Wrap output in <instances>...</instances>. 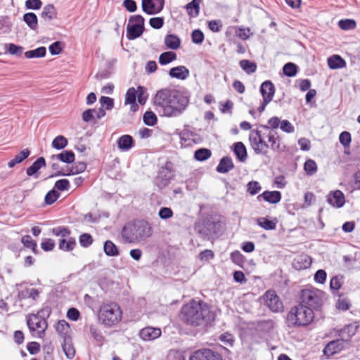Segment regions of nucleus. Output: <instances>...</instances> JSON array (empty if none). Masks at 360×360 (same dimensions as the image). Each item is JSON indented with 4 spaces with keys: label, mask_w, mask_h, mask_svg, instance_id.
I'll return each mask as SVG.
<instances>
[{
    "label": "nucleus",
    "mask_w": 360,
    "mask_h": 360,
    "mask_svg": "<svg viewBox=\"0 0 360 360\" xmlns=\"http://www.w3.org/2000/svg\"><path fill=\"white\" fill-rule=\"evenodd\" d=\"M283 70L286 76L294 77L297 72V66L292 63H288L283 66Z\"/></svg>",
    "instance_id": "37998d69"
},
{
    "label": "nucleus",
    "mask_w": 360,
    "mask_h": 360,
    "mask_svg": "<svg viewBox=\"0 0 360 360\" xmlns=\"http://www.w3.org/2000/svg\"><path fill=\"white\" fill-rule=\"evenodd\" d=\"M165 45L171 49H177L180 46L181 41L179 38L174 34H168L165 39Z\"/></svg>",
    "instance_id": "72a5a7b5"
},
{
    "label": "nucleus",
    "mask_w": 360,
    "mask_h": 360,
    "mask_svg": "<svg viewBox=\"0 0 360 360\" xmlns=\"http://www.w3.org/2000/svg\"><path fill=\"white\" fill-rule=\"evenodd\" d=\"M44 166H46V160L43 157H40L27 169L26 173L28 176H33Z\"/></svg>",
    "instance_id": "bb28decb"
},
{
    "label": "nucleus",
    "mask_w": 360,
    "mask_h": 360,
    "mask_svg": "<svg viewBox=\"0 0 360 360\" xmlns=\"http://www.w3.org/2000/svg\"><path fill=\"white\" fill-rule=\"evenodd\" d=\"M46 53V48L44 46H41L36 49L26 51L25 53V56L27 58H42V57L45 56Z\"/></svg>",
    "instance_id": "c9c22d12"
},
{
    "label": "nucleus",
    "mask_w": 360,
    "mask_h": 360,
    "mask_svg": "<svg viewBox=\"0 0 360 360\" xmlns=\"http://www.w3.org/2000/svg\"><path fill=\"white\" fill-rule=\"evenodd\" d=\"M98 318L104 326L113 327L121 321L122 311L120 305L115 302H103L99 307Z\"/></svg>",
    "instance_id": "20e7f679"
},
{
    "label": "nucleus",
    "mask_w": 360,
    "mask_h": 360,
    "mask_svg": "<svg viewBox=\"0 0 360 360\" xmlns=\"http://www.w3.org/2000/svg\"><path fill=\"white\" fill-rule=\"evenodd\" d=\"M152 234L150 224L145 221H138L126 225L122 231V236L127 243L143 240Z\"/></svg>",
    "instance_id": "7ed1b4c3"
},
{
    "label": "nucleus",
    "mask_w": 360,
    "mask_h": 360,
    "mask_svg": "<svg viewBox=\"0 0 360 360\" xmlns=\"http://www.w3.org/2000/svg\"><path fill=\"white\" fill-rule=\"evenodd\" d=\"M349 345V342L340 337V339L333 340L327 344L324 348V353L327 355H333L338 353Z\"/></svg>",
    "instance_id": "f8f14e48"
},
{
    "label": "nucleus",
    "mask_w": 360,
    "mask_h": 360,
    "mask_svg": "<svg viewBox=\"0 0 360 360\" xmlns=\"http://www.w3.org/2000/svg\"><path fill=\"white\" fill-rule=\"evenodd\" d=\"M123 6L130 13H134L137 10V4L134 0H124Z\"/></svg>",
    "instance_id": "e2e57ef3"
},
{
    "label": "nucleus",
    "mask_w": 360,
    "mask_h": 360,
    "mask_svg": "<svg viewBox=\"0 0 360 360\" xmlns=\"http://www.w3.org/2000/svg\"><path fill=\"white\" fill-rule=\"evenodd\" d=\"M144 24H127V37L129 40L139 37L143 32Z\"/></svg>",
    "instance_id": "f3484780"
},
{
    "label": "nucleus",
    "mask_w": 360,
    "mask_h": 360,
    "mask_svg": "<svg viewBox=\"0 0 360 360\" xmlns=\"http://www.w3.org/2000/svg\"><path fill=\"white\" fill-rule=\"evenodd\" d=\"M233 152L240 162H244L247 159V150L242 142H237L234 144Z\"/></svg>",
    "instance_id": "c756f323"
},
{
    "label": "nucleus",
    "mask_w": 360,
    "mask_h": 360,
    "mask_svg": "<svg viewBox=\"0 0 360 360\" xmlns=\"http://www.w3.org/2000/svg\"><path fill=\"white\" fill-rule=\"evenodd\" d=\"M262 134V130H252L250 133L249 136V140L250 142V145L252 148V149L255 150V147L257 146V143L258 141V139L261 137Z\"/></svg>",
    "instance_id": "79ce46f5"
},
{
    "label": "nucleus",
    "mask_w": 360,
    "mask_h": 360,
    "mask_svg": "<svg viewBox=\"0 0 360 360\" xmlns=\"http://www.w3.org/2000/svg\"><path fill=\"white\" fill-rule=\"evenodd\" d=\"M339 140L342 145L347 147L351 142V135L347 131H343L340 134Z\"/></svg>",
    "instance_id": "0e129e2a"
},
{
    "label": "nucleus",
    "mask_w": 360,
    "mask_h": 360,
    "mask_svg": "<svg viewBox=\"0 0 360 360\" xmlns=\"http://www.w3.org/2000/svg\"><path fill=\"white\" fill-rule=\"evenodd\" d=\"M104 252L109 257H116L119 255V250L114 243L111 240H106L103 245Z\"/></svg>",
    "instance_id": "2f4dec72"
},
{
    "label": "nucleus",
    "mask_w": 360,
    "mask_h": 360,
    "mask_svg": "<svg viewBox=\"0 0 360 360\" xmlns=\"http://www.w3.org/2000/svg\"><path fill=\"white\" fill-rule=\"evenodd\" d=\"M8 51L11 55L19 56H21V54L22 53L23 48L22 46H17L14 44H10L8 45Z\"/></svg>",
    "instance_id": "680f3d73"
},
{
    "label": "nucleus",
    "mask_w": 360,
    "mask_h": 360,
    "mask_svg": "<svg viewBox=\"0 0 360 360\" xmlns=\"http://www.w3.org/2000/svg\"><path fill=\"white\" fill-rule=\"evenodd\" d=\"M51 158L52 160H58L63 162L70 164L75 161V155L72 150H64L59 154L53 155Z\"/></svg>",
    "instance_id": "412c9836"
},
{
    "label": "nucleus",
    "mask_w": 360,
    "mask_h": 360,
    "mask_svg": "<svg viewBox=\"0 0 360 360\" xmlns=\"http://www.w3.org/2000/svg\"><path fill=\"white\" fill-rule=\"evenodd\" d=\"M56 14L54 6L53 4H48L43 8L41 15L44 20L49 21L55 18Z\"/></svg>",
    "instance_id": "473e14b6"
},
{
    "label": "nucleus",
    "mask_w": 360,
    "mask_h": 360,
    "mask_svg": "<svg viewBox=\"0 0 360 360\" xmlns=\"http://www.w3.org/2000/svg\"><path fill=\"white\" fill-rule=\"evenodd\" d=\"M27 325L32 335L37 338H43L45 335L48 323L44 319L34 315V314H28L26 316Z\"/></svg>",
    "instance_id": "0eeeda50"
},
{
    "label": "nucleus",
    "mask_w": 360,
    "mask_h": 360,
    "mask_svg": "<svg viewBox=\"0 0 360 360\" xmlns=\"http://www.w3.org/2000/svg\"><path fill=\"white\" fill-rule=\"evenodd\" d=\"M76 245L75 239L70 238L68 240L63 238L60 240L59 248L63 251H70L74 249Z\"/></svg>",
    "instance_id": "e433bc0d"
},
{
    "label": "nucleus",
    "mask_w": 360,
    "mask_h": 360,
    "mask_svg": "<svg viewBox=\"0 0 360 360\" xmlns=\"http://www.w3.org/2000/svg\"><path fill=\"white\" fill-rule=\"evenodd\" d=\"M136 91L134 88L131 87L129 88L125 96V104L127 105L130 103H134L136 102Z\"/></svg>",
    "instance_id": "5fc2aeb1"
},
{
    "label": "nucleus",
    "mask_w": 360,
    "mask_h": 360,
    "mask_svg": "<svg viewBox=\"0 0 360 360\" xmlns=\"http://www.w3.org/2000/svg\"><path fill=\"white\" fill-rule=\"evenodd\" d=\"M56 330L61 336L66 335L70 330V326L65 320L59 321L56 325Z\"/></svg>",
    "instance_id": "ea45409f"
},
{
    "label": "nucleus",
    "mask_w": 360,
    "mask_h": 360,
    "mask_svg": "<svg viewBox=\"0 0 360 360\" xmlns=\"http://www.w3.org/2000/svg\"><path fill=\"white\" fill-rule=\"evenodd\" d=\"M262 189V187L257 181H250L247 185V191L252 195L258 193Z\"/></svg>",
    "instance_id": "09e8293b"
},
{
    "label": "nucleus",
    "mask_w": 360,
    "mask_h": 360,
    "mask_svg": "<svg viewBox=\"0 0 360 360\" xmlns=\"http://www.w3.org/2000/svg\"><path fill=\"white\" fill-rule=\"evenodd\" d=\"M30 154V151L29 149L25 148L21 150L18 155H16L13 159L10 160L8 163V166L9 168L13 167L15 165L22 162L24 160H25Z\"/></svg>",
    "instance_id": "c85d7f7f"
},
{
    "label": "nucleus",
    "mask_w": 360,
    "mask_h": 360,
    "mask_svg": "<svg viewBox=\"0 0 360 360\" xmlns=\"http://www.w3.org/2000/svg\"><path fill=\"white\" fill-rule=\"evenodd\" d=\"M211 151L209 149L200 148L195 152V158L199 161H204L211 156Z\"/></svg>",
    "instance_id": "c03bdc74"
},
{
    "label": "nucleus",
    "mask_w": 360,
    "mask_h": 360,
    "mask_svg": "<svg viewBox=\"0 0 360 360\" xmlns=\"http://www.w3.org/2000/svg\"><path fill=\"white\" fill-rule=\"evenodd\" d=\"M265 304L274 312L281 311L283 309V303L274 291L269 290L264 295Z\"/></svg>",
    "instance_id": "9d476101"
},
{
    "label": "nucleus",
    "mask_w": 360,
    "mask_h": 360,
    "mask_svg": "<svg viewBox=\"0 0 360 360\" xmlns=\"http://www.w3.org/2000/svg\"><path fill=\"white\" fill-rule=\"evenodd\" d=\"M241 68L247 73H253L257 70V65L255 63L251 62L248 60H242L240 62Z\"/></svg>",
    "instance_id": "a19ab883"
},
{
    "label": "nucleus",
    "mask_w": 360,
    "mask_h": 360,
    "mask_svg": "<svg viewBox=\"0 0 360 360\" xmlns=\"http://www.w3.org/2000/svg\"><path fill=\"white\" fill-rule=\"evenodd\" d=\"M21 242L26 248H31L34 252H36L37 243L30 236H24L21 239Z\"/></svg>",
    "instance_id": "8fccbe9b"
},
{
    "label": "nucleus",
    "mask_w": 360,
    "mask_h": 360,
    "mask_svg": "<svg viewBox=\"0 0 360 360\" xmlns=\"http://www.w3.org/2000/svg\"><path fill=\"white\" fill-rule=\"evenodd\" d=\"M63 349L68 359H72L75 356V350L71 344L65 342L63 345Z\"/></svg>",
    "instance_id": "13d9d810"
},
{
    "label": "nucleus",
    "mask_w": 360,
    "mask_h": 360,
    "mask_svg": "<svg viewBox=\"0 0 360 360\" xmlns=\"http://www.w3.org/2000/svg\"><path fill=\"white\" fill-rule=\"evenodd\" d=\"M165 4V0H141V8L145 13L152 15L160 13Z\"/></svg>",
    "instance_id": "6e6552de"
},
{
    "label": "nucleus",
    "mask_w": 360,
    "mask_h": 360,
    "mask_svg": "<svg viewBox=\"0 0 360 360\" xmlns=\"http://www.w3.org/2000/svg\"><path fill=\"white\" fill-rule=\"evenodd\" d=\"M99 102L101 107L105 110H110L114 107V100L112 98L101 96L99 99Z\"/></svg>",
    "instance_id": "de8ad7c7"
},
{
    "label": "nucleus",
    "mask_w": 360,
    "mask_h": 360,
    "mask_svg": "<svg viewBox=\"0 0 360 360\" xmlns=\"http://www.w3.org/2000/svg\"><path fill=\"white\" fill-rule=\"evenodd\" d=\"M161 335V330L159 328L146 327L139 332V337L144 341H150L157 339Z\"/></svg>",
    "instance_id": "4468645a"
},
{
    "label": "nucleus",
    "mask_w": 360,
    "mask_h": 360,
    "mask_svg": "<svg viewBox=\"0 0 360 360\" xmlns=\"http://www.w3.org/2000/svg\"><path fill=\"white\" fill-rule=\"evenodd\" d=\"M86 165L83 162H77L71 167H68L65 172H58L57 175L69 176L79 174L86 169Z\"/></svg>",
    "instance_id": "6ab92c4d"
},
{
    "label": "nucleus",
    "mask_w": 360,
    "mask_h": 360,
    "mask_svg": "<svg viewBox=\"0 0 360 360\" xmlns=\"http://www.w3.org/2000/svg\"><path fill=\"white\" fill-rule=\"evenodd\" d=\"M117 146L120 150L128 151L134 146V139L129 135H123L117 140Z\"/></svg>",
    "instance_id": "aec40b11"
},
{
    "label": "nucleus",
    "mask_w": 360,
    "mask_h": 360,
    "mask_svg": "<svg viewBox=\"0 0 360 360\" xmlns=\"http://www.w3.org/2000/svg\"><path fill=\"white\" fill-rule=\"evenodd\" d=\"M220 226L221 224L219 221H207L205 223L204 227L199 229L198 231L202 236L214 235L219 231Z\"/></svg>",
    "instance_id": "dca6fc26"
},
{
    "label": "nucleus",
    "mask_w": 360,
    "mask_h": 360,
    "mask_svg": "<svg viewBox=\"0 0 360 360\" xmlns=\"http://www.w3.org/2000/svg\"><path fill=\"white\" fill-rule=\"evenodd\" d=\"M55 188L60 191H68L70 188L69 181L65 179H60L56 182Z\"/></svg>",
    "instance_id": "69168bd1"
},
{
    "label": "nucleus",
    "mask_w": 360,
    "mask_h": 360,
    "mask_svg": "<svg viewBox=\"0 0 360 360\" xmlns=\"http://www.w3.org/2000/svg\"><path fill=\"white\" fill-rule=\"evenodd\" d=\"M327 202L334 207L340 208L345 203V195L340 190L330 191L327 195Z\"/></svg>",
    "instance_id": "ddd939ff"
},
{
    "label": "nucleus",
    "mask_w": 360,
    "mask_h": 360,
    "mask_svg": "<svg viewBox=\"0 0 360 360\" xmlns=\"http://www.w3.org/2000/svg\"><path fill=\"white\" fill-rule=\"evenodd\" d=\"M68 139L62 135L56 136L52 141L51 146L57 150H61L68 146Z\"/></svg>",
    "instance_id": "4c0bfd02"
},
{
    "label": "nucleus",
    "mask_w": 360,
    "mask_h": 360,
    "mask_svg": "<svg viewBox=\"0 0 360 360\" xmlns=\"http://www.w3.org/2000/svg\"><path fill=\"white\" fill-rule=\"evenodd\" d=\"M233 167L231 158L226 156L221 159L219 164L217 167V171L224 174L229 172Z\"/></svg>",
    "instance_id": "b1692460"
},
{
    "label": "nucleus",
    "mask_w": 360,
    "mask_h": 360,
    "mask_svg": "<svg viewBox=\"0 0 360 360\" xmlns=\"http://www.w3.org/2000/svg\"><path fill=\"white\" fill-rule=\"evenodd\" d=\"M202 0H192L185 6L188 15L191 18H195L200 13V5Z\"/></svg>",
    "instance_id": "5701e85b"
},
{
    "label": "nucleus",
    "mask_w": 360,
    "mask_h": 360,
    "mask_svg": "<svg viewBox=\"0 0 360 360\" xmlns=\"http://www.w3.org/2000/svg\"><path fill=\"white\" fill-rule=\"evenodd\" d=\"M176 54L172 51H167L160 54L159 57V63L161 65H167L172 62V60H176Z\"/></svg>",
    "instance_id": "58836bf2"
},
{
    "label": "nucleus",
    "mask_w": 360,
    "mask_h": 360,
    "mask_svg": "<svg viewBox=\"0 0 360 360\" xmlns=\"http://www.w3.org/2000/svg\"><path fill=\"white\" fill-rule=\"evenodd\" d=\"M180 317L184 323L193 326L205 325L213 319L208 305L195 300L182 307Z\"/></svg>",
    "instance_id": "f03ea898"
},
{
    "label": "nucleus",
    "mask_w": 360,
    "mask_h": 360,
    "mask_svg": "<svg viewBox=\"0 0 360 360\" xmlns=\"http://www.w3.org/2000/svg\"><path fill=\"white\" fill-rule=\"evenodd\" d=\"M153 103L158 111L166 117H177L186 110L189 100L181 92L169 89L159 90Z\"/></svg>",
    "instance_id": "f257e3e1"
},
{
    "label": "nucleus",
    "mask_w": 360,
    "mask_h": 360,
    "mask_svg": "<svg viewBox=\"0 0 360 360\" xmlns=\"http://www.w3.org/2000/svg\"><path fill=\"white\" fill-rule=\"evenodd\" d=\"M58 197L59 193L55 190H51L46 195L44 201L47 205H51L58 198Z\"/></svg>",
    "instance_id": "864d4df0"
},
{
    "label": "nucleus",
    "mask_w": 360,
    "mask_h": 360,
    "mask_svg": "<svg viewBox=\"0 0 360 360\" xmlns=\"http://www.w3.org/2000/svg\"><path fill=\"white\" fill-rule=\"evenodd\" d=\"M324 293L318 289H304L301 292V304L311 310L319 308L323 302Z\"/></svg>",
    "instance_id": "423d86ee"
},
{
    "label": "nucleus",
    "mask_w": 360,
    "mask_h": 360,
    "mask_svg": "<svg viewBox=\"0 0 360 360\" xmlns=\"http://www.w3.org/2000/svg\"><path fill=\"white\" fill-rule=\"evenodd\" d=\"M191 38L193 43L201 44L205 39L204 34L200 30H195L192 32Z\"/></svg>",
    "instance_id": "603ef678"
},
{
    "label": "nucleus",
    "mask_w": 360,
    "mask_h": 360,
    "mask_svg": "<svg viewBox=\"0 0 360 360\" xmlns=\"http://www.w3.org/2000/svg\"><path fill=\"white\" fill-rule=\"evenodd\" d=\"M189 73L187 68L181 65L171 68L169 75L171 77L184 80L189 76Z\"/></svg>",
    "instance_id": "a211bd4d"
},
{
    "label": "nucleus",
    "mask_w": 360,
    "mask_h": 360,
    "mask_svg": "<svg viewBox=\"0 0 360 360\" xmlns=\"http://www.w3.org/2000/svg\"><path fill=\"white\" fill-rule=\"evenodd\" d=\"M260 92L263 100H265L266 103H270L275 94V88L273 83L271 81L264 82L260 86Z\"/></svg>",
    "instance_id": "2eb2a0df"
},
{
    "label": "nucleus",
    "mask_w": 360,
    "mask_h": 360,
    "mask_svg": "<svg viewBox=\"0 0 360 360\" xmlns=\"http://www.w3.org/2000/svg\"><path fill=\"white\" fill-rule=\"evenodd\" d=\"M95 109H88L82 113V120L85 122H89L94 120Z\"/></svg>",
    "instance_id": "774afa93"
},
{
    "label": "nucleus",
    "mask_w": 360,
    "mask_h": 360,
    "mask_svg": "<svg viewBox=\"0 0 360 360\" xmlns=\"http://www.w3.org/2000/svg\"><path fill=\"white\" fill-rule=\"evenodd\" d=\"M265 134L262 133L259 139H258L257 146L255 148V153L257 154H266L269 148V145L264 141Z\"/></svg>",
    "instance_id": "f704fd0d"
},
{
    "label": "nucleus",
    "mask_w": 360,
    "mask_h": 360,
    "mask_svg": "<svg viewBox=\"0 0 360 360\" xmlns=\"http://www.w3.org/2000/svg\"><path fill=\"white\" fill-rule=\"evenodd\" d=\"M257 224L265 230H274L276 227L277 220H269L265 217H259L257 220Z\"/></svg>",
    "instance_id": "7c9ffc66"
},
{
    "label": "nucleus",
    "mask_w": 360,
    "mask_h": 360,
    "mask_svg": "<svg viewBox=\"0 0 360 360\" xmlns=\"http://www.w3.org/2000/svg\"><path fill=\"white\" fill-rule=\"evenodd\" d=\"M80 245L83 247H89L93 243V238L89 233H83L79 237Z\"/></svg>",
    "instance_id": "bf43d9fd"
},
{
    "label": "nucleus",
    "mask_w": 360,
    "mask_h": 360,
    "mask_svg": "<svg viewBox=\"0 0 360 360\" xmlns=\"http://www.w3.org/2000/svg\"><path fill=\"white\" fill-rule=\"evenodd\" d=\"M357 328V326L349 324L340 330L339 335L349 342V339L355 335Z\"/></svg>",
    "instance_id": "cd10ccee"
},
{
    "label": "nucleus",
    "mask_w": 360,
    "mask_h": 360,
    "mask_svg": "<svg viewBox=\"0 0 360 360\" xmlns=\"http://www.w3.org/2000/svg\"><path fill=\"white\" fill-rule=\"evenodd\" d=\"M262 198L265 201L276 204L281 199V194L279 191H264L261 195H258L257 198L259 200Z\"/></svg>",
    "instance_id": "4be33fe9"
},
{
    "label": "nucleus",
    "mask_w": 360,
    "mask_h": 360,
    "mask_svg": "<svg viewBox=\"0 0 360 360\" xmlns=\"http://www.w3.org/2000/svg\"><path fill=\"white\" fill-rule=\"evenodd\" d=\"M260 127L267 131L266 137L271 143L272 150L276 151H283L285 150V146L281 143V138L276 131L269 129V127L264 124L260 125Z\"/></svg>",
    "instance_id": "1a4fd4ad"
},
{
    "label": "nucleus",
    "mask_w": 360,
    "mask_h": 360,
    "mask_svg": "<svg viewBox=\"0 0 360 360\" xmlns=\"http://www.w3.org/2000/svg\"><path fill=\"white\" fill-rule=\"evenodd\" d=\"M314 314L310 307L300 304L292 307L289 311L287 320L290 325L293 326H305L309 325L314 319Z\"/></svg>",
    "instance_id": "39448f33"
},
{
    "label": "nucleus",
    "mask_w": 360,
    "mask_h": 360,
    "mask_svg": "<svg viewBox=\"0 0 360 360\" xmlns=\"http://www.w3.org/2000/svg\"><path fill=\"white\" fill-rule=\"evenodd\" d=\"M158 215L162 219H167L173 216V212L169 207H162L159 211Z\"/></svg>",
    "instance_id": "338daca9"
},
{
    "label": "nucleus",
    "mask_w": 360,
    "mask_h": 360,
    "mask_svg": "<svg viewBox=\"0 0 360 360\" xmlns=\"http://www.w3.org/2000/svg\"><path fill=\"white\" fill-rule=\"evenodd\" d=\"M20 296L22 298H25L26 297H31L33 300H35L39 296V292L37 290L34 288L27 289L24 291H22L20 294Z\"/></svg>",
    "instance_id": "6e6d98bb"
},
{
    "label": "nucleus",
    "mask_w": 360,
    "mask_h": 360,
    "mask_svg": "<svg viewBox=\"0 0 360 360\" xmlns=\"http://www.w3.org/2000/svg\"><path fill=\"white\" fill-rule=\"evenodd\" d=\"M189 360H223L220 354L209 349H199L194 352Z\"/></svg>",
    "instance_id": "9b49d317"
},
{
    "label": "nucleus",
    "mask_w": 360,
    "mask_h": 360,
    "mask_svg": "<svg viewBox=\"0 0 360 360\" xmlns=\"http://www.w3.org/2000/svg\"><path fill=\"white\" fill-rule=\"evenodd\" d=\"M328 65L330 69H339L346 65L345 61L338 55H333L328 58Z\"/></svg>",
    "instance_id": "a878e982"
},
{
    "label": "nucleus",
    "mask_w": 360,
    "mask_h": 360,
    "mask_svg": "<svg viewBox=\"0 0 360 360\" xmlns=\"http://www.w3.org/2000/svg\"><path fill=\"white\" fill-rule=\"evenodd\" d=\"M52 233L56 236H61L65 238L70 236V231L68 228L64 226H58L52 229Z\"/></svg>",
    "instance_id": "3c124183"
},
{
    "label": "nucleus",
    "mask_w": 360,
    "mask_h": 360,
    "mask_svg": "<svg viewBox=\"0 0 360 360\" xmlns=\"http://www.w3.org/2000/svg\"><path fill=\"white\" fill-rule=\"evenodd\" d=\"M42 2L41 0H26L25 7L30 10H38L41 7Z\"/></svg>",
    "instance_id": "4d7b16f0"
},
{
    "label": "nucleus",
    "mask_w": 360,
    "mask_h": 360,
    "mask_svg": "<svg viewBox=\"0 0 360 360\" xmlns=\"http://www.w3.org/2000/svg\"><path fill=\"white\" fill-rule=\"evenodd\" d=\"M90 333L96 341L98 342H102L103 341L104 337L103 336L101 332L98 330L96 326H90Z\"/></svg>",
    "instance_id": "052dcab7"
},
{
    "label": "nucleus",
    "mask_w": 360,
    "mask_h": 360,
    "mask_svg": "<svg viewBox=\"0 0 360 360\" xmlns=\"http://www.w3.org/2000/svg\"><path fill=\"white\" fill-rule=\"evenodd\" d=\"M304 169L308 175H313L317 170V165L313 160H308L305 162Z\"/></svg>",
    "instance_id": "49530a36"
},
{
    "label": "nucleus",
    "mask_w": 360,
    "mask_h": 360,
    "mask_svg": "<svg viewBox=\"0 0 360 360\" xmlns=\"http://www.w3.org/2000/svg\"><path fill=\"white\" fill-rule=\"evenodd\" d=\"M229 32H234L235 35L239 39L245 40L252 34L249 28L230 27L227 31Z\"/></svg>",
    "instance_id": "393cba45"
},
{
    "label": "nucleus",
    "mask_w": 360,
    "mask_h": 360,
    "mask_svg": "<svg viewBox=\"0 0 360 360\" xmlns=\"http://www.w3.org/2000/svg\"><path fill=\"white\" fill-rule=\"evenodd\" d=\"M143 122L146 125L153 126L157 122V117L152 111H146L143 115Z\"/></svg>",
    "instance_id": "a18cd8bd"
}]
</instances>
